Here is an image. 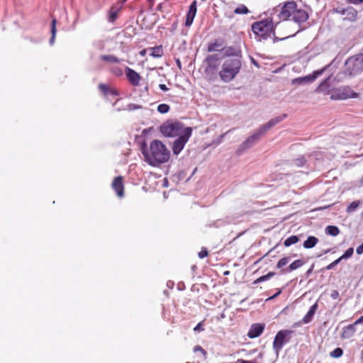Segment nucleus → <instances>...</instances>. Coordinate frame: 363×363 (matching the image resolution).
I'll return each mask as SVG.
<instances>
[{"label":"nucleus","instance_id":"21","mask_svg":"<svg viewBox=\"0 0 363 363\" xmlns=\"http://www.w3.org/2000/svg\"><path fill=\"white\" fill-rule=\"evenodd\" d=\"M317 308H318V304H317V303H315L310 308L308 313L303 318L302 323L304 324H307V323H310L312 320L313 315H315V313L316 312Z\"/></svg>","mask_w":363,"mask_h":363},{"label":"nucleus","instance_id":"26","mask_svg":"<svg viewBox=\"0 0 363 363\" xmlns=\"http://www.w3.org/2000/svg\"><path fill=\"white\" fill-rule=\"evenodd\" d=\"M329 78L325 79L320 85L317 87L315 91L316 92H323L325 94H329Z\"/></svg>","mask_w":363,"mask_h":363},{"label":"nucleus","instance_id":"14","mask_svg":"<svg viewBox=\"0 0 363 363\" xmlns=\"http://www.w3.org/2000/svg\"><path fill=\"white\" fill-rule=\"evenodd\" d=\"M264 327V323L252 324L247 333V336L252 339L259 337L263 333Z\"/></svg>","mask_w":363,"mask_h":363},{"label":"nucleus","instance_id":"51","mask_svg":"<svg viewBox=\"0 0 363 363\" xmlns=\"http://www.w3.org/2000/svg\"><path fill=\"white\" fill-rule=\"evenodd\" d=\"M145 54H146V49H143V50H140V55L141 56H145Z\"/></svg>","mask_w":363,"mask_h":363},{"label":"nucleus","instance_id":"11","mask_svg":"<svg viewBox=\"0 0 363 363\" xmlns=\"http://www.w3.org/2000/svg\"><path fill=\"white\" fill-rule=\"evenodd\" d=\"M328 66H325V67L315 70L313 72L312 74H309L302 77H298L292 79L291 84L294 85H300L302 84H306L313 82L318 77L320 76L328 68Z\"/></svg>","mask_w":363,"mask_h":363},{"label":"nucleus","instance_id":"4","mask_svg":"<svg viewBox=\"0 0 363 363\" xmlns=\"http://www.w3.org/2000/svg\"><path fill=\"white\" fill-rule=\"evenodd\" d=\"M251 28L255 35L263 39L270 38L272 34L274 35V26L271 18L253 23Z\"/></svg>","mask_w":363,"mask_h":363},{"label":"nucleus","instance_id":"3","mask_svg":"<svg viewBox=\"0 0 363 363\" xmlns=\"http://www.w3.org/2000/svg\"><path fill=\"white\" fill-rule=\"evenodd\" d=\"M242 62L240 57L226 58L218 72L220 79L224 82H231L240 72Z\"/></svg>","mask_w":363,"mask_h":363},{"label":"nucleus","instance_id":"47","mask_svg":"<svg viewBox=\"0 0 363 363\" xmlns=\"http://www.w3.org/2000/svg\"><path fill=\"white\" fill-rule=\"evenodd\" d=\"M356 328V325L359 324H363V315L360 316L355 322L352 323Z\"/></svg>","mask_w":363,"mask_h":363},{"label":"nucleus","instance_id":"12","mask_svg":"<svg viewBox=\"0 0 363 363\" xmlns=\"http://www.w3.org/2000/svg\"><path fill=\"white\" fill-rule=\"evenodd\" d=\"M111 187L119 198L124 196L123 177L122 176H118L114 178L111 184Z\"/></svg>","mask_w":363,"mask_h":363},{"label":"nucleus","instance_id":"54","mask_svg":"<svg viewBox=\"0 0 363 363\" xmlns=\"http://www.w3.org/2000/svg\"><path fill=\"white\" fill-rule=\"evenodd\" d=\"M278 40V38L275 37L274 39V42H276Z\"/></svg>","mask_w":363,"mask_h":363},{"label":"nucleus","instance_id":"48","mask_svg":"<svg viewBox=\"0 0 363 363\" xmlns=\"http://www.w3.org/2000/svg\"><path fill=\"white\" fill-rule=\"evenodd\" d=\"M159 87L161 90L164 91L168 90V88L167 87V86L163 84H160L159 85Z\"/></svg>","mask_w":363,"mask_h":363},{"label":"nucleus","instance_id":"34","mask_svg":"<svg viewBox=\"0 0 363 363\" xmlns=\"http://www.w3.org/2000/svg\"><path fill=\"white\" fill-rule=\"evenodd\" d=\"M343 354V350L340 347H337L330 353V356L333 358H339Z\"/></svg>","mask_w":363,"mask_h":363},{"label":"nucleus","instance_id":"53","mask_svg":"<svg viewBox=\"0 0 363 363\" xmlns=\"http://www.w3.org/2000/svg\"><path fill=\"white\" fill-rule=\"evenodd\" d=\"M359 184L361 186H363V177L359 179Z\"/></svg>","mask_w":363,"mask_h":363},{"label":"nucleus","instance_id":"20","mask_svg":"<svg viewBox=\"0 0 363 363\" xmlns=\"http://www.w3.org/2000/svg\"><path fill=\"white\" fill-rule=\"evenodd\" d=\"M340 99H346L349 98H355L357 96V94L352 91L349 87H344L340 90Z\"/></svg>","mask_w":363,"mask_h":363},{"label":"nucleus","instance_id":"39","mask_svg":"<svg viewBox=\"0 0 363 363\" xmlns=\"http://www.w3.org/2000/svg\"><path fill=\"white\" fill-rule=\"evenodd\" d=\"M353 252H354V250H353V248H352V247H350V248H348V249L345 252V253H344L341 257H340V258L341 259L350 258V257H352V256Z\"/></svg>","mask_w":363,"mask_h":363},{"label":"nucleus","instance_id":"6","mask_svg":"<svg viewBox=\"0 0 363 363\" xmlns=\"http://www.w3.org/2000/svg\"><path fill=\"white\" fill-rule=\"evenodd\" d=\"M359 55L349 57L345 63V72L350 76H354L363 71V64Z\"/></svg>","mask_w":363,"mask_h":363},{"label":"nucleus","instance_id":"50","mask_svg":"<svg viewBox=\"0 0 363 363\" xmlns=\"http://www.w3.org/2000/svg\"><path fill=\"white\" fill-rule=\"evenodd\" d=\"M350 2L352 3V4H359V3H362L363 2V0H348Z\"/></svg>","mask_w":363,"mask_h":363},{"label":"nucleus","instance_id":"35","mask_svg":"<svg viewBox=\"0 0 363 363\" xmlns=\"http://www.w3.org/2000/svg\"><path fill=\"white\" fill-rule=\"evenodd\" d=\"M289 259H290V258L288 257H284L281 258L277 262V268H278V269L283 268L284 266H286L289 263Z\"/></svg>","mask_w":363,"mask_h":363},{"label":"nucleus","instance_id":"45","mask_svg":"<svg viewBox=\"0 0 363 363\" xmlns=\"http://www.w3.org/2000/svg\"><path fill=\"white\" fill-rule=\"evenodd\" d=\"M203 321H201V322L197 324V325L194 328V331H198V332L203 331L204 330L203 328L202 327L203 326Z\"/></svg>","mask_w":363,"mask_h":363},{"label":"nucleus","instance_id":"24","mask_svg":"<svg viewBox=\"0 0 363 363\" xmlns=\"http://www.w3.org/2000/svg\"><path fill=\"white\" fill-rule=\"evenodd\" d=\"M121 11V7L113 5L109 10L108 20L109 22L113 23L118 18V14Z\"/></svg>","mask_w":363,"mask_h":363},{"label":"nucleus","instance_id":"30","mask_svg":"<svg viewBox=\"0 0 363 363\" xmlns=\"http://www.w3.org/2000/svg\"><path fill=\"white\" fill-rule=\"evenodd\" d=\"M325 233L332 236H337L340 233V230L335 225H328L325 228Z\"/></svg>","mask_w":363,"mask_h":363},{"label":"nucleus","instance_id":"37","mask_svg":"<svg viewBox=\"0 0 363 363\" xmlns=\"http://www.w3.org/2000/svg\"><path fill=\"white\" fill-rule=\"evenodd\" d=\"M359 206V201H354L352 202L348 206V207L347 208V213H351V212L354 211L358 208Z\"/></svg>","mask_w":363,"mask_h":363},{"label":"nucleus","instance_id":"10","mask_svg":"<svg viewBox=\"0 0 363 363\" xmlns=\"http://www.w3.org/2000/svg\"><path fill=\"white\" fill-rule=\"evenodd\" d=\"M205 62L207 64L205 68V73L206 74H215L220 65L218 55L213 54L208 55L206 57Z\"/></svg>","mask_w":363,"mask_h":363},{"label":"nucleus","instance_id":"19","mask_svg":"<svg viewBox=\"0 0 363 363\" xmlns=\"http://www.w3.org/2000/svg\"><path fill=\"white\" fill-rule=\"evenodd\" d=\"M223 40L216 39L213 42L208 43L207 50L208 52H215L220 50H223Z\"/></svg>","mask_w":363,"mask_h":363},{"label":"nucleus","instance_id":"42","mask_svg":"<svg viewBox=\"0 0 363 363\" xmlns=\"http://www.w3.org/2000/svg\"><path fill=\"white\" fill-rule=\"evenodd\" d=\"M199 257L201 259H203L208 255V252L206 248H202L201 250L199 252Z\"/></svg>","mask_w":363,"mask_h":363},{"label":"nucleus","instance_id":"13","mask_svg":"<svg viewBox=\"0 0 363 363\" xmlns=\"http://www.w3.org/2000/svg\"><path fill=\"white\" fill-rule=\"evenodd\" d=\"M125 71L130 84L134 86H138L141 80V76L140 74L128 67H125Z\"/></svg>","mask_w":363,"mask_h":363},{"label":"nucleus","instance_id":"43","mask_svg":"<svg viewBox=\"0 0 363 363\" xmlns=\"http://www.w3.org/2000/svg\"><path fill=\"white\" fill-rule=\"evenodd\" d=\"M99 89L103 92L105 94H107L108 92V86L106 85V84H100L99 85Z\"/></svg>","mask_w":363,"mask_h":363},{"label":"nucleus","instance_id":"49","mask_svg":"<svg viewBox=\"0 0 363 363\" xmlns=\"http://www.w3.org/2000/svg\"><path fill=\"white\" fill-rule=\"evenodd\" d=\"M274 274H275V273H274V272H269L268 274H266V277H267V279H269V278H271V277H274Z\"/></svg>","mask_w":363,"mask_h":363},{"label":"nucleus","instance_id":"22","mask_svg":"<svg viewBox=\"0 0 363 363\" xmlns=\"http://www.w3.org/2000/svg\"><path fill=\"white\" fill-rule=\"evenodd\" d=\"M225 55L228 57H241V52L239 49L235 48L234 47H225L223 48Z\"/></svg>","mask_w":363,"mask_h":363},{"label":"nucleus","instance_id":"31","mask_svg":"<svg viewBox=\"0 0 363 363\" xmlns=\"http://www.w3.org/2000/svg\"><path fill=\"white\" fill-rule=\"evenodd\" d=\"M298 241L299 238L297 235H292L284 240V245L285 247H289L292 245L297 243Z\"/></svg>","mask_w":363,"mask_h":363},{"label":"nucleus","instance_id":"40","mask_svg":"<svg viewBox=\"0 0 363 363\" xmlns=\"http://www.w3.org/2000/svg\"><path fill=\"white\" fill-rule=\"evenodd\" d=\"M194 352H200L202 354L204 359H206V357H207L206 351L205 350H203L200 345L195 346L194 347Z\"/></svg>","mask_w":363,"mask_h":363},{"label":"nucleus","instance_id":"29","mask_svg":"<svg viewBox=\"0 0 363 363\" xmlns=\"http://www.w3.org/2000/svg\"><path fill=\"white\" fill-rule=\"evenodd\" d=\"M56 24H57V20H56V18H54L52 20V23H51V38L50 39V44H53L54 41H55L56 32H57Z\"/></svg>","mask_w":363,"mask_h":363},{"label":"nucleus","instance_id":"15","mask_svg":"<svg viewBox=\"0 0 363 363\" xmlns=\"http://www.w3.org/2000/svg\"><path fill=\"white\" fill-rule=\"evenodd\" d=\"M197 11L196 9V1H194L189 7V11L187 12L185 21V26L189 27L191 26L194 17L196 16Z\"/></svg>","mask_w":363,"mask_h":363},{"label":"nucleus","instance_id":"27","mask_svg":"<svg viewBox=\"0 0 363 363\" xmlns=\"http://www.w3.org/2000/svg\"><path fill=\"white\" fill-rule=\"evenodd\" d=\"M150 55L153 57H161L164 55L162 45L155 46L150 48Z\"/></svg>","mask_w":363,"mask_h":363},{"label":"nucleus","instance_id":"46","mask_svg":"<svg viewBox=\"0 0 363 363\" xmlns=\"http://www.w3.org/2000/svg\"><path fill=\"white\" fill-rule=\"evenodd\" d=\"M330 297L335 300L339 298V292L337 290H333L330 293Z\"/></svg>","mask_w":363,"mask_h":363},{"label":"nucleus","instance_id":"17","mask_svg":"<svg viewBox=\"0 0 363 363\" xmlns=\"http://www.w3.org/2000/svg\"><path fill=\"white\" fill-rule=\"evenodd\" d=\"M286 114H282L281 116L272 118L269 122L260 127L262 132L265 133L272 127L282 121L284 118H286Z\"/></svg>","mask_w":363,"mask_h":363},{"label":"nucleus","instance_id":"25","mask_svg":"<svg viewBox=\"0 0 363 363\" xmlns=\"http://www.w3.org/2000/svg\"><path fill=\"white\" fill-rule=\"evenodd\" d=\"M318 242V239L315 236H309L303 243V246L306 249L313 248Z\"/></svg>","mask_w":363,"mask_h":363},{"label":"nucleus","instance_id":"52","mask_svg":"<svg viewBox=\"0 0 363 363\" xmlns=\"http://www.w3.org/2000/svg\"><path fill=\"white\" fill-rule=\"evenodd\" d=\"M281 290H279L278 292H277L273 296H272L270 298H274L275 297H277V296H279L280 294H281Z\"/></svg>","mask_w":363,"mask_h":363},{"label":"nucleus","instance_id":"1","mask_svg":"<svg viewBox=\"0 0 363 363\" xmlns=\"http://www.w3.org/2000/svg\"><path fill=\"white\" fill-rule=\"evenodd\" d=\"M142 152L145 161L153 167L167 162L170 157V151L159 140H153L149 148H146L144 144L142 147Z\"/></svg>","mask_w":363,"mask_h":363},{"label":"nucleus","instance_id":"36","mask_svg":"<svg viewBox=\"0 0 363 363\" xmlns=\"http://www.w3.org/2000/svg\"><path fill=\"white\" fill-rule=\"evenodd\" d=\"M110 72L116 77H121L123 74L122 69L117 66L112 67Z\"/></svg>","mask_w":363,"mask_h":363},{"label":"nucleus","instance_id":"32","mask_svg":"<svg viewBox=\"0 0 363 363\" xmlns=\"http://www.w3.org/2000/svg\"><path fill=\"white\" fill-rule=\"evenodd\" d=\"M249 12V9L243 4H240L234 10L235 14H247Z\"/></svg>","mask_w":363,"mask_h":363},{"label":"nucleus","instance_id":"2","mask_svg":"<svg viewBox=\"0 0 363 363\" xmlns=\"http://www.w3.org/2000/svg\"><path fill=\"white\" fill-rule=\"evenodd\" d=\"M278 16L280 21L291 20L298 23H303L308 18L307 11L298 8L297 4L294 1L286 2L281 6Z\"/></svg>","mask_w":363,"mask_h":363},{"label":"nucleus","instance_id":"5","mask_svg":"<svg viewBox=\"0 0 363 363\" xmlns=\"http://www.w3.org/2000/svg\"><path fill=\"white\" fill-rule=\"evenodd\" d=\"M184 129L179 122H167L160 126V132L166 137L180 136Z\"/></svg>","mask_w":363,"mask_h":363},{"label":"nucleus","instance_id":"9","mask_svg":"<svg viewBox=\"0 0 363 363\" xmlns=\"http://www.w3.org/2000/svg\"><path fill=\"white\" fill-rule=\"evenodd\" d=\"M264 132H262L259 128L254 134L247 138V140L242 143L237 150V154L241 155L247 149L253 145L263 135Z\"/></svg>","mask_w":363,"mask_h":363},{"label":"nucleus","instance_id":"33","mask_svg":"<svg viewBox=\"0 0 363 363\" xmlns=\"http://www.w3.org/2000/svg\"><path fill=\"white\" fill-rule=\"evenodd\" d=\"M306 160L303 156L296 158L293 160L294 165L297 167H303L306 164Z\"/></svg>","mask_w":363,"mask_h":363},{"label":"nucleus","instance_id":"7","mask_svg":"<svg viewBox=\"0 0 363 363\" xmlns=\"http://www.w3.org/2000/svg\"><path fill=\"white\" fill-rule=\"evenodd\" d=\"M294 331L291 330H281L275 335L273 341V349L278 354L283 346L289 342Z\"/></svg>","mask_w":363,"mask_h":363},{"label":"nucleus","instance_id":"16","mask_svg":"<svg viewBox=\"0 0 363 363\" xmlns=\"http://www.w3.org/2000/svg\"><path fill=\"white\" fill-rule=\"evenodd\" d=\"M357 332L356 328L352 324L343 327L340 334V337L342 340H349L352 338Z\"/></svg>","mask_w":363,"mask_h":363},{"label":"nucleus","instance_id":"18","mask_svg":"<svg viewBox=\"0 0 363 363\" xmlns=\"http://www.w3.org/2000/svg\"><path fill=\"white\" fill-rule=\"evenodd\" d=\"M342 14L345 16L343 19L349 21H355L357 17V12L352 7H348L344 9Z\"/></svg>","mask_w":363,"mask_h":363},{"label":"nucleus","instance_id":"28","mask_svg":"<svg viewBox=\"0 0 363 363\" xmlns=\"http://www.w3.org/2000/svg\"><path fill=\"white\" fill-rule=\"evenodd\" d=\"M100 57H101V60H102L103 61H106V62H111V63H120L121 62L123 61L122 59H120L113 55H103Z\"/></svg>","mask_w":363,"mask_h":363},{"label":"nucleus","instance_id":"23","mask_svg":"<svg viewBox=\"0 0 363 363\" xmlns=\"http://www.w3.org/2000/svg\"><path fill=\"white\" fill-rule=\"evenodd\" d=\"M304 261L302 259H296L292 263L289 264L288 268L285 269H282V272L284 273H288L290 272H292L294 270H296L300 267H301L304 264Z\"/></svg>","mask_w":363,"mask_h":363},{"label":"nucleus","instance_id":"38","mask_svg":"<svg viewBox=\"0 0 363 363\" xmlns=\"http://www.w3.org/2000/svg\"><path fill=\"white\" fill-rule=\"evenodd\" d=\"M157 111L161 113H166L169 111V106L165 104H160L157 106Z\"/></svg>","mask_w":363,"mask_h":363},{"label":"nucleus","instance_id":"44","mask_svg":"<svg viewBox=\"0 0 363 363\" xmlns=\"http://www.w3.org/2000/svg\"><path fill=\"white\" fill-rule=\"evenodd\" d=\"M266 280H268V279H267L266 275H264V276H262V277H259L256 280H255L253 284H259L260 282H262V281H264Z\"/></svg>","mask_w":363,"mask_h":363},{"label":"nucleus","instance_id":"41","mask_svg":"<svg viewBox=\"0 0 363 363\" xmlns=\"http://www.w3.org/2000/svg\"><path fill=\"white\" fill-rule=\"evenodd\" d=\"M342 259L339 257L338 259H335L333 262H331L330 264H328L325 269L328 270L333 269L337 264L340 262Z\"/></svg>","mask_w":363,"mask_h":363},{"label":"nucleus","instance_id":"8","mask_svg":"<svg viewBox=\"0 0 363 363\" xmlns=\"http://www.w3.org/2000/svg\"><path fill=\"white\" fill-rule=\"evenodd\" d=\"M191 133V128H185L183 133L174 142L172 151L174 155H178L183 150L185 144L189 140Z\"/></svg>","mask_w":363,"mask_h":363}]
</instances>
